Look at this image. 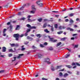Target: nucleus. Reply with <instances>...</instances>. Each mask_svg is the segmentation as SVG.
Segmentation results:
<instances>
[{
	"label": "nucleus",
	"instance_id": "nucleus-14",
	"mask_svg": "<svg viewBox=\"0 0 80 80\" xmlns=\"http://www.w3.org/2000/svg\"><path fill=\"white\" fill-rule=\"evenodd\" d=\"M74 15V13H72L71 14H69V17H73Z\"/></svg>",
	"mask_w": 80,
	"mask_h": 80
},
{
	"label": "nucleus",
	"instance_id": "nucleus-21",
	"mask_svg": "<svg viewBox=\"0 0 80 80\" xmlns=\"http://www.w3.org/2000/svg\"><path fill=\"white\" fill-rule=\"evenodd\" d=\"M63 33V31H60L58 32H57L58 34V35H60V34H62Z\"/></svg>",
	"mask_w": 80,
	"mask_h": 80
},
{
	"label": "nucleus",
	"instance_id": "nucleus-46",
	"mask_svg": "<svg viewBox=\"0 0 80 80\" xmlns=\"http://www.w3.org/2000/svg\"><path fill=\"white\" fill-rule=\"evenodd\" d=\"M69 21V20L68 19H65V21L66 22H68Z\"/></svg>",
	"mask_w": 80,
	"mask_h": 80
},
{
	"label": "nucleus",
	"instance_id": "nucleus-27",
	"mask_svg": "<svg viewBox=\"0 0 80 80\" xmlns=\"http://www.w3.org/2000/svg\"><path fill=\"white\" fill-rule=\"evenodd\" d=\"M27 20L28 22H32V20L30 19H28Z\"/></svg>",
	"mask_w": 80,
	"mask_h": 80
},
{
	"label": "nucleus",
	"instance_id": "nucleus-47",
	"mask_svg": "<svg viewBox=\"0 0 80 80\" xmlns=\"http://www.w3.org/2000/svg\"><path fill=\"white\" fill-rule=\"evenodd\" d=\"M42 80H48V79L44 78H42Z\"/></svg>",
	"mask_w": 80,
	"mask_h": 80
},
{
	"label": "nucleus",
	"instance_id": "nucleus-42",
	"mask_svg": "<svg viewBox=\"0 0 80 80\" xmlns=\"http://www.w3.org/2000/svg\"><path fill=\"white\" fill-rule=\"evenodd\" d=\"M4 72V70H1L0 71V73H3Z\"/></svg>",
	"mask_w": 80,
	"mask_h": 80
},
{
	"label": "nucleus",
	"instance_id": "nucleus-1",
	"mask_svg": "<svg viewBox=\"0 0 80 80\" xmlns=\"http://www.w3.org/2000/svg\"><path fill=\"white\" fill-rule=\"evenodd\" d=\"M24 36V34H22L21 35H20L18 34H15L13 35V37H14V38H17V37H23Z\"/></svg>",
	"mask_w": 80,
	"mask_h": 80
},
{
	"label": "nucleus",
	"instance_id": "nucleus-57",
	"mask_svg": "<svg viewBox=\"0 0 80 80\" xmlns=\"http://www.w3.org/2000/svg\"><path fill=\"white\" fill-rule=\"evenodd\" d=\"M78 45H75L74 47L75 48H78Z\"/></svg>",
	"mask_w": 80,
	"mask_h": 80
},
{
	"label": "nucleus",
	"instance_id": "nucleus-32",
	"mask_svg": "<svg viewBox=\"0 0 80 80\" xmlns=\"http://www.w3.org/2000/svg\"><path fill=\"white\" fill-rule=\"evenodd\" d=\"M9 27L10 28V31H12V25H10Z\"/></svg>",
	"mask_w": 80,
	"mask_h": 80
},
{
	"label": "nucleus",
	"instance_id": "nucleus-6",
	"mask_svg": "<svg viewBox=\"0 0 80 80\" xmlns=\"http://www.w3.org/2000/svg\"><path fill=\"white\" fill-rule=\"evenodd\" d=\"M27 38L28 39H29V41H32L33 40V38L32 37H30V36H28L27 37Z\"/></svg>",
	"mask_w": 80,
	"mask_h": 80
},
{
	"label": "nucleus",
	"instance_id": "nucleus-61",
	"mask_svg": "<svg viewBox=\"0 0 80 80\" xmlns=\"http://www.w3.org/2000/svg\"><path fill=\"white\" fill-rule=\"evenodd\" d=\"M67 72H68V73H70V74H72V72H71L70 71H68Z\"/></svg>",
	"mask_w": 80,
	"mask_h": 80
},
{
	"label": "nucleus",
	"instance_id": "nucleus-25",
	"mask_svg": "<svg viewBox=\"0 0 80 80\" xmlns=\"http://www.w3.org/2000/svg\"><path fill=\"white\" fill-rule=\"evenodd\" d=\"M49 50H53V48L52 47H49Z\"/></svg>",
	"mask_w": 80,
	"mask_h": 80
},
{
	"label": "nucleus",
	"instance_id": "nucleus-59",
	"mask_svg": "<svg viewBox=\"0 0 80 80\" xmlns=\"http://www.w3.org/2000/svg\"><path fill=\"white\" fill-rule=\"evenodd\" d=\"M44 22H47V21H48V19H44Z\"/></svg>",
	"mask_w": 80,
	"mask_h": 80
},
{
	"label": "nucleus",
	"instance_id": "nucleus-10",
	"mask_svg": "<svg viewBox=\"0 0 80 80\" xmlns=\"http://www.w3.org/2000/svg\"><path fill=\"white\" fill-rule=\"evenodd\" d=\"M47 22H45L43 25L42 28H46V27H47Z\"/></svg>",
	"mask_w": 80,
	"mask_h": 80
},
{
	"label": "nucleus",
	"instance_id": "nucleus-40",
	"mask_svg": "<svg viewBox=\"0 0 80 80\" xmlns=\"http://www.w3.org/2000/svg\"><path fill=\"white\" fill-rule=\"evenodd\" d=\"M30 30H31L30 29H27V33H28V32H30Z\"/></svg>",
	"mask_w": 80,
	"mask_h": 80
},
{
	"label": "nucleus",
	"instance_id": "nucleus-16",
	"mask_svg": "<svg viewBox=\"0 0 80 80\" xmlns=\"http://www.w3.org/2000/svg\"><path fill=\"white\" fill-rule=\"evenodd\" d=\"M66 67H68V68H72V67L70 65L66 66Z\"/></svg>",
	"mask_w": 80,
	"mask_h": 80
},
{
	"label": "nucleus",
	"instance_id": "nucleus-60",
	"mask_svg": "<svg viewBox=\"0 0 80 80\" xmlns=\"http://www.w3.org/2000/svg\"><path fill=\"white\" fill-rule=\"evenodd\" d=\"M76 72H77V74L78 75H79V72L78 71H76Z\"/></svg>",
	"mask_w": 80,
	"mask_h": 80
},
{
	"label": "nucleus",
	"instance_id": "nucleus-51",
	"mask_svg": "<svg viewBox=\"0 0 80 80\" xmlns=\"http://www.w3.org/2000/svg\"><path fill=\"white\" fill-rule=\"evenodd\" d=\"M32 48H33V49H35V48H36V47L34 46H32Z\"/></svg>",
	"mask_w": 80,
	"mask_h": 80
},
{
	"label": "nucleus",
	"instance_id": "nucleus-54",
	"mask_svg": "<svg viewBox=\"0 0 80 80\" xmlns=\"http://www.w3.org/2000/svg\"><path fill=\"white\" fill-rule=\"evenodd\" d=\"M11 22H12V23H16V21H11Z\"/></svg>",
	"mask_w": 80,
	"mask_h": 80
},
{
	"label": "nucleus",
	"instance_id": "nucleus-33",
	"mask_svg": "<svg viewBox=\"0 0 80 80\" xmlns=\"http://www.w3.org/2000/svg\"><path fill=\"white\" fill-rule=\"evenodd\" d=\"M13 58L14 60H12V62H14V61H15V60H16V59L17 58V57H14Z\"/></svg>",
	"mask_w": 80,
	"mask_h": 80
},
{
	"label": "nucleus",
	"instance_id": "nucleus-52",
	"mask_svg": "<svg viewBox=\"0 0 80 80\" xmlns=\"http://www.w3.org/2000/svg\"><path fill=\"white\" fill-rule=\"evenodd\" d=\"M16 38V40H18V39H19V37H18L17 38Z\"/></svg>",
	"mask_w": 80,
	"mask_h": 80
},
{
	"label": "nucleus",
	"instance_id": "nucleus-11",
	"mask_svg": "<svg viewBox=\"0 0 80 80\" xmlns=\"http://www.w3.org/2000/svg\"><path fill=\"white\" fill-rule=\"evenodd\" d=\"M20 29V25H18L17 26L16 28L15 29L16 30H18Z\"/></svg>",
	"mask_w": 80,
	"mask_h": 80
},
{
	"label": "nucleus",
	"instance_id": "nucleus-9",
	"mask_svg": "<svg viewBox=\"0 0 80 80\" xmlns=\"http://www.w3.org/2000/svg\"><path fill=\"white\" fill-rule=\"evenodd\" d=\"M37 57H38V58H41L42 57L43 55L40 54H37Z\"/></svg>",
	"mask_w": 80,
	"mask_h": 80
},
{
	"label": "nucleus",
	"instance_id": "nucleus-3",
	"mask_svg": "<svg viewBox=\"0 0 80 80\" xmlns=\"http://www.w3.org/2000/svg\"><path fill=\"white\" fill-rule=\"evenodd\" d=\"M10 45L12 47H19V44L17 43L10 44Z\"/></svg>",
	"mask_w": 80,
	"mask_h": 80
},
{
	"label": "nucleus",
	"instance_id": "nucleus-2",
	"mask_svg": "<svg viewBox=\"0 0 80 80\" xmlns=\"http://www.w3.org/2000/svg\"><path fill=\"white\" fill-rule=\"evenodd\" d=\"M48 37L49 38H50V41H51L52 42H57V40L56 39L54 40L53 39V38H50V36H48Z\"/></svg>",
	"mask_w": 80,
	"mask_h": 80
},
{
	"label": "nucleus",
	"instance_id": "nucleus-20",
	"mask_svg": "<svg viewBox=\"0 0 80 80\" xmlns=\"http://www.w3.org/2000/svg\"><path fill=\"white\" fill-rule=\"evenodd\" d=\"M51 70L52 71H55V69L53 66H51Z\"/></svg>",
	"mask_w": 80,
	"mask_h": 80
},
{
	"label": "nucleus",
	"instance_id": "nucleus-34",
	"mask_svg": "<svg viewBox=\"0 0 80 80\" xmlns=\"http://www.w3.org/2000/svg\"><path fill=\"white\" fill-rule=\"evenodd\" d=\"M54 27L55 28H58V25L57 24H55Z\"/></svg>",
	"mask_w": 80,
	"mask_h": 80
},
{
	"label": "nucleus",
	"instance_id": "nucleus-29",
	"mask_svg": "<svg viewBox=\"0 0 80 80\" xmlns=\"http://www.w3.org/2000/svg\"><path fill=\"white\" fill-rule=\"evenodd\" d=\"M70 57V54H66L65 56V58H68Z\"/></svg>",
	"mask_w": 80,
	"mask_h": 80
},
{
	"label": "nucleus",
	"instance_id": "nucleus-30",
	"mask_svg": "<svg viewBox=\"0 0 80 80\" xmlns=\"http://www.w3.org/2000/svg\"><path fill=\"white\" fill-rule=\"evenodd\" d=\"M32 11H34V12H35V11H36V8H32Z\"/></svg>",
	"mask_w": 80,
	"mask_h": 80
},
{
	"label": "nucleus",
	"instance_id": "nucleus-15",
	"mask_svg": "<svg viewBox=\"0 0 80 80\" xmlns=\"http://www.w3.org/2000/svg\"><path fill=\"white\" fill-rule=\"evenodd\" d=\"M8 51L9 52H15V51L12 49H8Z\"/></svg>",
	"mask_w": 80,
	"mask_h": 80
},
{
	"label": "nucleus",
	"instance_id": "nucleus-64",
	"mask_svg": "<svg viewBox=\"0 0 80 80\" xmlns=\"http://www.w3.org/2000/svg\"><path fill=\"white\" fill-rule=\"evenodd\" d=\"M76 63H74V62H73L72 63V65H75Z\"/></svg>",
	"mask_w": 80,
	"mask_h": 80
},
{
	"label": "nucleus",
	"instance_id": "nucleus-13",
	"mask_svg": "<svg viewBox=\"0 0 80 80\" xmlns=\"http://www.w3.org/2000/svg\"><path fill=\"white\" fill-rule=\"evenodd\" d=\"M26 26L27 27H28V28H30V29H31V28L32 27V26H31V25L29 24H28L26 25Z\"/></svg>",
	"mask_w": 80,
	"mask_h": 80
},
{
	"label": "nucleus",
	"instance_id": "nucleus-22",
	"mask_svg": "<svg viewBox=\"0 0 80 80\" xmlns=\"http://www.w3.org/2000/svg\"><path fill=\"white\" fill-rule=\"evenodd\" d=\"M61 44H62V42H58L57 44V47L58 46H60V45H61Z\"/></svg>",
	"mask_w": 80,
	"mask_h": 80
},
{
	"label": "nucleus",
	"instance_id": "nucleus-48",
	"mask_svg": "<svg viewBox=\"0 0 80 80\" xmlns=\"http://www.w3.org/2000/svg\"><path fill=\"white\" fill-rule=\"evenodd\" d=\"M48 43L47 42H44V45H47Z\"/></svg>",
	"mask_w": 80,
	"mask_h": 80
},
{
	"label": "nucleus",
	"instance_id": "nucleus-41",
	"mask_svg": "<svg viewBox=\"0 0 80 80\" xmlns=\"http://www.w3.org/2000/svg\"><path fill=\"white\" fill-rule=\"evenodd\" d=\"M31 16L29 15L27 17V18H28V19H30V18H31Z\"/></svg>",
	"mask_w": 80,
	"mask_h": 80
},
{
	"label": "nucleus",
	"instance_id": "nucleus-24",
	"mask_svg": "<svg viewBox=\"0 0 80 80\" xmlns=\"http://www.w3.org/2000/svg\"><path fill=\"white\" fill-rule=\"evenodd\" d=\"M74 22L73 21L72 19H70V23L71 24H72Z\"/></svg>",
	"mask_w": 80,
	"mask_h": 80
},
{
	"label": "nucleus",
	"instance_id": "nucleus-43",
	"mask_svg": "<svg viewBox=\"0 0 80 80\" xmlns=\"http://www.w3.org/2000/svg\"><path fill=\"white\" fill-rule=\"evenodd\" d=\"M40 47H42V48H43V47H44V46L43 44H40Z\"/></svg>",
	"mask_w": 80,
	"mask_h": 80
},
{
	"label": "nucleus",
	"instance_id": "nucleus-53",
	"mask_svg": "<svg viewBox=\"0 0 80 80\" xmlns=\"http://www.w3.org/2000/svg\"><path fill=\"white\" fill-rule=\"evenodd\" d=\"M70 31H71V32H73V31H74V30H73V29L71 28V29H70Z\"/></svg>",
	"mask_w": 80,
	"mask_h": 80
},
{
	"label": "nucleus",
	"instance_id": "nucleus-50",
	"mask_svg": "<svg viewBox=\"0 0 80 80\" xmlns=\"http://www.w3.org/2000/svg\"><path fill=\"white\" fill-rule=\"evenodd\" d=\"M52 12H53V13H58V12L56 11H52Z\"/></svg>",
	"mask_w": 80,
	"mask_h": 80
},
{
	"label": "nucleus",
	"instance_id": "nucleus-37",
	"mask_svg": "<svg viewBox=\"0 0 80 80\" xmlns=\"http://www.w3.org/2000/svg\"><path fill=\"white\" fill-rule=\"evenodd\" d=\"M62 67L61 66H57V69H58V68H60Z\"/></svg>",
	"mask_w": 80,
	"mask_h": 80
},
{
	"label": "nucleus",
	"instance_id": "nucleus-39",
	"mask_svg": "<svg viewBox=\"0 0 80 80\" xmlns=\"http://www.w3.org/2000/svg\"><path fill=\"white\" fill-rule=\"evenodd\" d=\"M29 43V42L26 41V42H24V44H25V45H27V44H28V43Z\"/></svg>",
	"mask_w": 80,
	"mask_h": 80
},
{
	"label": "nucleus",
	"instance_id": "nucleus-58",
	"mask_svg": "<svg viewBox=\"0 0 80 80\" xmlns=\"http://www.w3.org/2000/svg\"><path fill=\"white\" fill-rule=\"evenodd\" d=\"M59 29H62V26H60L59 27Z\"/></svg>",
	"mask_w": 80,
	"mask_h": 80
},
{
	"label": "nucleus",
	"instance_id": "nucleus-17",
	"mask_svg": "<svg viewBox=\"0 0 80 80\" xmlns=\"http://www.w3.org/2000/svg\"><path fill=\"white\" fill-rule=\"evenodd\" d=\"M66 39H67V38L65 37L63 38H62L61 39V40H62V41H64Z\"/></svg>",
	"mask_w": 80,
	"mask_h": 80
},
{
	"label": "nucleus",
	"instance_id": "nucleus-7",
	"mask_svg": "<svg viewBox=\"0 0 80 80\" xmlns=\"http://www.w3.org/2000/svg\"><path fill=\"white\" fill-rule=\"evenodd\" d=\"M23 54H19L18 55V56L17 57L18 59H20L21 58V56H23Z\"/></svg>",
	"mask_w": 80,
	"mask_h": 80
},
{
	"label": "nucleus",
	"instance_id": "nucleus-45",
	"mask_svg": "<svg viewBox=\"0 0 80 80\" xmlns=\"http://www.w3.org/2000/svg\"><path fill=\"white\" fill-rule=\"evenodd\" d=\"M28 33H27V32L26 33H25L24 34V35H25V37H27V35H28V34H27Z\"/></svg>",
	"mask_w": 80,
	"mask_h": 80
},
{
	"label": "nucleus",
	"instance_id": "nucleus-62",
	"mask_svg": "<svg viewBox=\"0 0 80 80\" xmlns=\"http://www.w3.org/2000/svg\"><path fill=\"white\" fill-rule=\"evenodd\" d=\"M18 15H21V12H19L18 14Z\"/></svg>",
	"mask_w": 80,
	"mask_h": 80
},
{
	"label": "nucleus",
	"instance_id": "nucleus-19",
	"mask_svg": "<svg viewBox=\"0 0 80 80\" xmlns=\"http://www.w3.org/2000/svg\"><path fill=\"white\" fill-rule=\"evenodd\" d=\"M68 73H65L64 74V77H67V76H68Z\"/></svg>",
	"mask_w": 80,
	"mask_h": 80
},
{
	"label": "nucleus",
	"instance_id": "nucleus-35",
	"mask_svg": "<svg viewBox=\"0 0 80 80\" xmlns=\"http://www.w3.org/2000/svg\"><path fill=\"white\" fill-rule=\"evenodd\" d=\"M51 27H52V28H51L52 31L53 32V31H54V28H53V26H51Z\"/></svg>",
	"mask_w": 80,
	"mask_h": 80
},
{
	"label": "nucleus",
	"instance_id": "nucleus-12",
	"mask_svg": "<svg viewBox=\"0 0 80 80\" xmlns=\"http://www.w3.org/2000/svg\"><path fill=\"white\" fill-rule=\"evenodd\" d=\"M36 36L37 37H39V38H40V37H42V35L40 34H37L36 35Z\"/></svg>",
	"mask_w": 80,
	"mask_h": 80
},
{
	"label": "nucleus",
	"instance_id": "nucleus-18",
	"mask_svg": "<svg viewBox=\"0 0 80 80\" xmlns=\"http://www.w3.org/2000/svg\"><path fill=\"white\" fill-rule=\"evenodd\" d=\"M44 31L46 33H49V31H48L47 29H46L44 30Z\"/></svg>",
	"mask_w": 80,
	"mask_h": 80
},
{
	"label": "nucleus",
	"instance_id": "nucleus-4",
	"mask_svg": "<svg viewBox=\"0 0 80 80\" xmlns=\"http://www.w3.org/2000/svg\"><path fill=\"white\" fill-rule=\"evenodd\" d=\"M44 62H47L48 64H50L51 62H50V59L49 58H46L44 60Z\"/></svg>",
	"mask_w": 80,
	"mask_h": 80
},
{
	"label": "nucleus",
	"instance_id": "nucleus-44",
	"mask_svg": "<svg viewBox=\"0 0 80 80\" xmlns=\"http://www.w3.org/2000/svg\"><path fill=\"white\" fill-rule=\"evenodd\" d=\"M25 50V48H22L21 49V51H23L24 50Z\"/></svg>",
	"mask_w": 80,
	"mask_h": 80
},
{
	"label": "nucleus",
	"instance_id": "nucleus-26",
	"mask_svg": "<svg viewBox=\"0 0 80 80\" xmlns=\"http://www.w3.org/2000/svg\"><path fill=\"white\" fill-rule=\"evenodd\" d=\"M31 29H36V27L35 26H31Z\"/></svg>",
	"mask_w": 80,
	"mask_h": 80
},
{
	"label": "nucleus",
	"instance_id": "nucleus-5",
	"mask_svg": "<svg viewBox=\"0 0 80 80\" xmlns=\"http://www.w3.org/2000/svg\"><path fill=\"white\" fill-rule=\"evenodd\" d=\"M40 2H41V1L38 0L37 1L36 3H37L39 7H41L43 6V4L42 3H40Z\"/></svg>",
	"mask_w": 80,
	"mask_h": 80
},
{
	"label": "nucleus",
	"instance_id": "nucleus-38",
	"mask_svg": "<svg viewBox=\"0 0 80 80\" xmlns=\"http://www.w3.org/2000/svg\"><path fill=\"white\" fill-rule=\"evenodd\" d=\"M35 12L34 11H30V13H33V14H34L35 13Z\"/></svg>",
	"mask_w": 80,
	"mask_h": 80
},
{
	"label": "nucleus",
	"instance_id": "nucleus-49",
	"mask_svg": "<svg viewBox=\"0 0 80 80\" xmlns=\"http://www.w3.org/2000/svg\"><path fill=\"white\" fill-rule=\"evenodd\" d=\"M71 28H67V30H70V29H71Z\"/></svg>",
	"mask_w": 80,
	"mask_h": 80
},
{
	"label": "nucleus",
	"instance_id": "nucleus-28",
	"mask_svg": "<svg viewBox=\"0 0 80 80\" xmlns=\"http://www.w3.org/2000/svg\"><path fill=\"white\" fill-rule=\"evenodd\" d=\"M42 18H40L38 19V21L39 22H42Z\"/></svg>",
	"mask_w": 80,
	"mask_h": 80
},
{
	"label": "nucleus",
	"instance_id": "nucleus-36",
	"mask_svg": "<svg viewBox=\"0 0 80 80\" xmlns=\"http://www.w3.org/2000/svg\"><path fill=\"white\" fill-rule=\"evenodd\" d=\"M7 31V29H4L3 30V33H5V32Z\"/></svg>",
	"mask_w": 80,
	"mask_h": 80
},
{
	"label": "nucleus",
	"instance_id": "nucleus-56",
	"mask_svg": "<svg viewBox=\"0 0 80 80\" xmlns=\"http://www.w3.org/2000/svg\"><path fill=\"white\" fill-rule=\"evenodd\" d=\"M76 64L78 66H80V64L78 63H76Z\"/></svg>",
	"mask_w": 80,
	"mask_h": 80
},
{
	"label": "nucleus",
	"instance_id": "nucleus-55",
	"mask_svg": "<svg viewBox=\"0 0 80 80\" xmlns=\"http://www.w3.org/2000/svg\"><path fill=\"white\" fill-rule=\"evenodd\" d=\"M4 8H8V6L7 5L4 6Z\"/></svg>",
	"mask_w": 80,
	"mask_h": 80
},
{
	"label": "nucleus",
	"instance_id": "nucleus-31",
	"mask_svg": "<svg viewBox=\"0 0 80 80\" xmlns=\"http://www.w3.org/2000/svg\"><path fill=\"white\" fill-rule=\"evenodd\" d=\"M59 75L60 77H62L63 76V74L62 72H60L59 74Z\"/></svg>",
	"mask_w": 80,
	"mask_h": 80
},
{
	"label": "nucleus",
	"instance_id": "nucleus-23",
	"mask_svg": "<svg viewBox=\"0 0 80 80\" xmlns=\"http://www.w3.org/2000/svg\"><path fill=\"white\" fill-rule=\"evenodd\" d=\"M26 19V18L22 17L21 18V20H25Z\"/></svg>",
	"mask_w": 80,
	"mask_h": 80
},
{
	"label": "nucleus",
	"instance_id": "nucleus-8",
	"mask_svg": "<svg viewBox=\"0 0 80 80\" xmlns=\"http://www.w3.org/2000/svg\"><path fill=\"white\" fill-rule=\"evenodd\" d=\"M6 50H7V48H6V47H2V52H6Z\"/></svg>",
	"mask_w": 80,
	"mask_h": 80
},
{
	"label": "nucleus",
	"instance_id": "nucleus-63",
	"mask_svg": "<svg viewBox=\"0 0 80 80\" xmlns=\"http://www.w3.org/2000/svg\"><path fill=\"white\" fill-rule=\"evenodd\" d=\"M23 8L22 7L21 8H20L19 10H23Z\"/></svg>",
	"mask_w": 80,
	"mask_h": 80
}]
</instances>
